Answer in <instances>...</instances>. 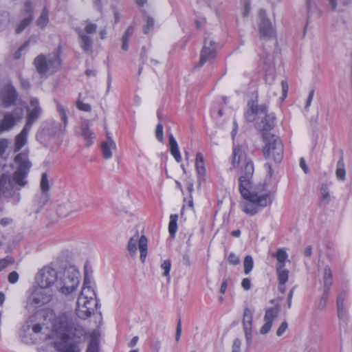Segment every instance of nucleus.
<instances>
[{
    "mask_svg": "<svg viewBox=\"0 0 352 352\" xmlns=\"http://www.w3.org/2000/svg\"><path fill=\"white\" fill-rule=\"evenodd\" d=\"M265 116L261 118L259 123L257 124V128L260 132H268L275 129L276 125V118L273 113L267 114L263 113Z\"/></svg>",
    "mask_w": 352,
    "mask_h": 352,
    "instance_id": "14",
    "label": "nucleus"
},
{
    "mask_svg": "<svg viewBox=\"0 0 352 352\" xmlns=\"http://www.w3.org/2000/svg\"><path fill=\"white\" fill-rule=\"evenodd\" d=\"M99 331L94 330L90 333V341L87 349V352H98L99 351Z\"/></svg>",
    "mask_w": 352,
    "mask_h": 352,
    "instance_id": "23",
    "label": "nucleus"
},
{
    "mask_svg": "<svg viewBox=\"0 0 352 352\" xmlns=\"http://www.w3.org/2000/svg\"><path fill=\"white\" fill-rule=\"evenodd\" d=\"M278 313V306L271 307L266 310L264 316L265 322L260 329V333L261 334H266L270 331L272 326V322L277 318Z\"/></svg>",
    "mask_w": 352,
    "mask_h": 352,
    "instance_id": "13",
    "label": "nucleus"
},
{
    "mask_svg": "<svg viewBox=\"0 0 352 352\" xmlns=\"http://www.w3.org/2000/svg\"><path fill=\"white\" fill-rule=\"evenodd\" d=\"M92 133H81L83 139L85 141V145L86 146L89 147L92 144Z\"/></svg>",
    "mask_w": 352,
    "mask_h": 352,
    "instance_id": "59",
    "label": "nucleus"
},
{
    "mask_svg": "<svg viewBox=\"0 0 352 352\" xmlns=\"http://www.w3.org/2000/svg\"><path fill=\"white\" fill-rule=\"evenodd\" d=\"M17 121V118L13 113H6L0 123V132L12 129Z\"/></svg>",
    "mask_w": 352,
    "mask_h": 352,
    "instance_id": "22",
    "label": "nucleus"
},
{
    "mask_svg": "<svg viewBox=\"0 0 352 352\" xmlns=\"http://www.w3.org/2000/svg\"><path fill=\"white\" fill-rule=\"evenodd\" d=\"M80 46L85 54H91L93 52V39L85 34L81 28H77Z\"/></svg>",
    "mask_w": 352,
    "mask_h": 352,
    "instance_id": "15",
    "label": "nucleus"
},
{
    "mask_svg": "<svg viewBox=\"0 0 352 352\" xmlns=\"http://www.w3.org/2000/svg\"><path fill=\"white\" fill-rule=\"evenodd\" d=\"M25 12V16L30 15L33 17V6L30 1H26L25 3V8H24Z\"/></svg>",
    "mask_w": 352,
    "mask_h": 352,
    "instance_id": "55",
    "label": "nucleus"
},
{
    "mask_svg": "<svg viewBox=\"0 0 352 352\" xmlns=\"http://www.w3.org/2000/svg\"><path fill=\"white\" fill-rule=\"evenodd\" d=\"M12 258L10 257H6L4 258L0 259V271L3 270L6 268L10 263H11Z\"/></svg>",
    "mask_w": 352,
    "mask_h": 352,
    "instance_id": "57",
    "label": "nucleus"
},
{
    "mask_svg": "<svg viewBox=\"0 0 352 352\" xmlns=\"http://www.w3.org/2000/svg\"><path fill=\"white\" fill-rule=\"evenodd\" d=\"M314 96V89H311L309 91V96L306 100V104L305 106V109H307L311 106Z\"/></svg>",
    "mask_w": 352,
    "mask_h": 352,
    "instance_id": "62",
    "label": "nucleus"
},
{
    "mask_svg": "<svg viewBox=\"0 0 352 352\" xmlns=\"http://www.w3.org/2000/svg\"><path fill=\"white\" fill-rule=\"evenodd\" d=\"M97 25L94 23H89L83 30L86 34H93L96 31Z\"/></svg>",
    "mask_w": 352,
    "mask_h": 352,
    "instance_id": "56",
    "label": "nucleus"
},
{
    "mask_svg": "<svg viewBox=\"0 0 352 352\" xmlns=\"http://www.w3.org/2000/svg\"><path fill=\"white\" fill-rule=\"evenodd\" d=\"M162 269L164 270L163 275L164 276H168L169 275L170 268H171V263L169 259L165 260L161 265Z\"/></svg>",
    "mask_w": 352,
    "mask_h": 352,
    "instance_id": "49",
    "label": "nucleus"
},
{
    "mask_svg": "<svg viewBox=\"0 0 352 352\" xmlns=\"http://www.w3.org/2000/svg\"><path fill=\"white\" fill-rule=\"evenodd\" d=\"M307 9V24L304 29L305 34L307 25L313 19L319 18L322 15V10L318 7L316 2L313 0H305Z\"/></svg>",
    "mask_w": 352,
    "mask_h": 352,
    "instance_id": "16",
    "label": "nucleus"
},
{
    "mask_svg": "<svg viewBox=\"0 0 352 352\" xmlns=\"http://www.w3.org/2000/svg\"><path fill=\"white\" fill-rule=\"evenodd\" d=\"M79 297L91 298L96 297V292L91 287V279L88 276L87 270H85L83 286Z\"/></svg>",
    "mask_w": 352,
    "mask_h": 352,
    "instance_id": "21",
    "label": "nucleus"
},
{
    "mask_svg": "<svg viewBox=\"0 0 352 352\" xmlns=\"http://www.w3.org/2000/svg\"><path fill=\"white\" fill-rule=\"evenodd\" d=\"M277 260L276 267H285L288 255L283 249H278L276 253L272 254Z\"/></svg>",
    "mask_w": 352,
    "mask_h": 352,
    "instance_id": "26",
    "label": "nucleus"
},
{
    "mask_svg": "<svg viewBox=\"0 0 352 352\" xmlns=\"http://www.w3.org/2000/svg\"><path fill=\"white\" fill-rule=\"evenodd\" d=\"M32 16H25L16 28V33L21 34L32 22Z\"/></svg>",
    "mask_w": 352,
    "mask_h": 352,
    "instance_id": "36",
    "label": "nucleus"
},
{
    "mask_svg": "<svg viewBox=\"0 0 352 352\" xmlns=\"http://www.w3.org/2000/svg\"><path fill=\"white\" fill-rule=\"evenodd\" d=\"M18 93L12 84L5 85L0 90V100L5 107L16 105Z\"/></svg>",
    "mask_w": 352,
    "mask_h": 352,
    "instance_id": "9",
    "label": "nucleus"
},
{
    "mask_svg": "<svg viewBox=\"0 0 352 352\" xmlns=\"http://www.w3.org/2000/svg\"><path fill=\"white\" fill-rule=\"evenodd\" d=\"M76 304L77 306L76 309V313L79 318L85 320L90 317L91 315L94 313L91 311V307H88V306H86L85 298L78 297Z\"/></svg>",
    "mask_w": 352,
    "mask_h": 352,
    "instance_id": "20",
    "label": "nucleus"
},
{
    "mask_svg": "<svg viewBox=\"0 0 352 352\" xmlns=\"http://www.w3.org/2000/svg\"><path fill=\"white\" fill-rule=\"evenodd\" d=\"M139 250L140 252V260L144 262L147 255V239L144 235L139 239Z\"/></svg>",
    "mask_w": 352,
    "mask_h": 352,
    "instance_id": "30",
    "label": "nucleus"
},
{
    "mask_svg": "<svg viewBox=\"0 0 352 352\" xmlns=\"http://www.w3.org/2000/svg\"><path fill=\"white\" fill-rule=\"evenodd\" d=\"M241 148L239 146H234L232 164L234 167L238 166L241 161Z\"/></svg>",
    "mask_w": 352,
    "mask_h": 352,
    "instance_id": "37",
    "label": "nucleus"
},
{
    "mask_svg": "<svg viewBox=\"0 0 352 352\" xmlns=\"http://www.w3.org/2000/svg\"><path fill=\"white\" fill-rule=\"evenodd\" d=\"M8 145L9 141L7 139H0V157L3 156Z\"/></svg>",
    "mask_w": 352,
    "mask_h": 352,
    "instance_id": "52",
    "label": "nucleus"
},
{
    "mask_svg": "<svg viewBox=\"0 0 352 352\" xmlns=\"http://www.w3.org/2000/svg\"><path fill=\"white\" fill-rule=\"evenodd\" d=\"M320 192H321V204H327L330 201V196L329 194V191L327 189V187L326 186H322L320 188Z\"/></svg>",
    "mask_w": 352,
    "mask_h": 352,
    "instance_id": "44",
    "label": "nucleus"
},
{
    "mask_svg": "<svg viewBox=\"0 0 352 352\" xmlns=\"http://www.w3.org/2000/svg\"><path fill=\"white\" fill-rule=\"evenodd\" d=\"M146 21V23L143 27V32L144 34H148L154 26V19L151 16H147Z\"/></svg>",
    "mask_w": 352,
    "mask_h": 352,
    "instance_id": "48",
    "label": "nucleus"
},
{
    "mask_svg": "<svg viewBox=\"0 0 352 352\" xmlns=\"http://www.w3.org/2000/svg\"><path fill=\"white\" fill-rule=\"evenodd\" d=\"M134 32V28L132 25H130L128 27L125 32L124 33L122 37V49L124 51L128 50L129 49V39L132 36Z\"/></svg>",
    "mask_w": 352,
    "mask_h": 352,
    "instance_id": "29",
    "label": "nucleus"
},
{
    "mask_svg": "<svg viewBox=\"0 0 352 352\" xmlns=\"http://www.w3.org/2000/svg\"><path fill=\"white\" fill-rule=\"evenodd\" d=\"M48 200H49L48 192H41V194L36 199V202L38 206L36 212L38 213L39 212V210L42 208V207L44 206L47 203Z\"/></svg>",
    "mask_w": 352,
    "mask_h": 352,
    "instance_id": "38",
    "label": "nucleus"
},
{
    "mask_svg": "<svg viewBox=\"0 0 352 352\" xmlns=\"http://www.w3.org/2000/svg\"><path fill=\"white\" fill-rule=\"evenodd\" d=\"M254 165L251 161L246 162L241 170L239 179V189L241 196L250 203L241 204L243 211L250 215H254L258 210L255 205L266 207L272 204L273 197L267 190L264 183L258 184L253 190L250 191L252 178L254 174Z\"/></svg>",
    "mask_w": 352,
    "mask_h": 352,
    "instance_id": "2",
    "label": "nucleus"
},
{
    "mask_svg": "<svg viewBox=\"0 0 352 352\" xmlns=\"http://www.w3.org/2000/svg\"><path fill=\"white\" fill-rule=\"evenodd\" d=\"M177 214H170L168 223V232L171 238H175L177 230Z\"/></svg>",
    "mask_w": 352,
    "mask_h": 352,
    "instance_id": "27",
    "label": "nucleus"
},
{
    "mask_svg": "<svg viewBox=\"0 0 352 352\" xmlns=\"http://www.w3.org/2000/svg\"><path fill=\"white\" fill-rule=\"evenodd\" d=\"M225 113L223 109L218 107H213L211 110V116L217 122H219L220 118L224 116Z\"/></svg>",
    "mask_w": 352,
    "mask_h": 352,
    "instance_id": "43",
    "label": "nucleus"
},
{
    "mask_svg": "<svg viewBox=\"0 0 352 352\" xmlns=\"http://www.w3.org/2000/svg\"><path fill=\"white\" fill-rule=\"evenodd\" d=\"M14 163L16 170L12 175L4 173L0 176V192L16 205L21 199V189L28 184L27 177L32 164L25 153L16 155Z\"/></svg>",
    "mask_w": 352,
    "mask_h": 352,
    "instance_id": "4",
    "label": "nucleus"
},
{
    "mask_svg": "<svg viewBox=\"0 0 352 352\" xmlns=\"http://www.w3.org/2000/svg\"><path fill=\"white\" fill-rule=\"evenodd\" d=\"M260 22L258 24V32L260 38L272 43V41L274 39L276 35V31L273 27L272 22L267 17L266 12L264 10H261L258 13Z\"/></svg>",
    "mask_w": 352,
    "mask_h": 352,
    "instance_id": "7",
    "label": "nucleus"
},
{
    "mask_svg": "<svg viewBox=\"0 0 352 352\" xmlns=\"http://www.w3.org/2000/svg\"><path fill=\"white\" fill-rule=\"evenodd\" d=\"M138 235L131 237L128 243L127 249L131 255H134L137 251V243L139 242Z\"/></svg>",
    "mask_w": 352,
    "mask_h": 352,
    "instance_id": "39",
    "label": "nucleus"
},
{
    "mask_svg": "<svg viewBox=\"0 0 352 352\" xmlns=\"http://www.w3.org/2000/svg\"><path fill=\"white\" fill-rule=\"evenodd\" d=\"M85 302L86 306L91 308V311L94 312L95 309L97 308L98 305V300L96 297H94L91 298H85Z\"/></svg>",
    "mask_w": 352,
    "mask_h": 352,
    "instance_id": "47",
    "label": "nucleus"
},
{
    "mask_svg": "<svg viewBox=\"0 0 352 352\" xmlns=\"http://www.w3.org/2000/svg\"><path fill=\"white\" fill-rule=\"evenodd\" d=\"M241 342L239 339H235L232 344V352H240Z\"/></svg>",
    "mask_w": 352,
    "mask_h": 352,
    "instance_id": "63",
    "label": "nucleus"
},
{
    "mask_svg": "<svg viewBox=\"0 0 352 352\" xmlns=\"http://www.w3.org/2000/svg\"><path fill=\"white\" fill-rule=\"evenodd\" d=\"M107 139L101 142L100 148L102 157L106 159H110L113 155V151L116 150V144L114 140L107 133Z\"/></svg>",
    "mask_w": 352,
    "mask_h": 352,
    "instance_id": "19",
    "label": "nucleus"
},
{
    "mask_svg": "<svg viewBox=\"0 0 352 352\" xmlns=\"http://www.w3.org/2000/svg\"><path fill=\"white\" fill-rule=\"evenodd\" d=\"M218 43L210 37L204 38V47L201 51L200 60L197 67L203 66L207 61H210L215 58L217 55V49Z\"/></svg>",
    "mask_w": 352,
    "mask_h": 352,
    "instance_id": "8",
    "label": "nucleus"
},
{
    "mask_svg": "<svg viewBox=\"0 0 352 352\" xmlns=\"http://www.w3.org/2000/svg\"><path fill=\"white\" fill-rule=\"evenodd\" d=\"M264 146L263 148L265 159L280 163L283 158L284 148L280 138L275 133H262Z\"/></svg>",
    "mask_w": 352,
    "mask_h": 352,
    "instance_id": "5",
    "label": "nucleus"
},
{
    "mask_svg": "<svg viewBox=\"0 0 352 352\" xmlns=\"http://www.w3.org/2000/svg\"><path fill=\"white\" fill-rule=\"evenodd\" d=\"M348 296V293L346 290L341 291L337 297L336 302H341V303H345V300L346 299Z\"/></svg>",
    "mask_w": 352,
    "mask_h": 352,
    "instance_id": "58",
    "label": "nucleus"
},
{
    "mask_svg": "<svg viewBox=\"0 0 352 352\" xmlns=\"http://www.w3.org/2000/svg\"><path fill=\"white\" fill-rule=\"evenodd\" d=\"M254 312L248 307L244 309L243 325L245 335L248 341L252 338V327Z\"/></svg>",
    "mask_w": 352,
    "mask_h": 352,
    "instance_id": "17",
    "label": "nucleus"
},
{
    "mask_svg": "<svg viewBox=\"0 0 352 352\" xmlns=\"http://www.w3.org/2000/svg\"><path fill=\"white\" fill-rule=\"evenodd\" d=\"M182 333V320L179 319L177 324L176 327V333H175V340L178 342L180 339Z\"/></svg>",
    "mask_w": 352,
    "mask_h": 352,
    "instance_id": "60",
    "label": "nucleus"
},
{
    "mask_svg": "<svg viewBox=\"0 0 352 352\" xmlns=\"http://www.w3.org/2000/svg\"><path fill=\"white\" fill-rule=\"evenodd\" d=\"M336 177L338 179L344 181L346 177V170L344 168V158L342 155L337 163V168L336 171Z\"/></svg>",
    "mask_w": 352,
    "mask_h": 352,
    "instance_id": "28",
    "label": "nucleus"
},
{
    "mask_svg": "<svg viewBox=\"0 0 352 352\" xmlns=\"http://www.w3.org/2000/svg\"><path fill=\"white\" fill-rule=\"evenodd\" d=\"M36 72L41 76L47 72H54L60 65V58L58 54H50L46 57L43 54L37 56L34 60Z\"/></svg>",
    "mask_w": 352,
    "mask_h": 352,
    "instance_id": "6",
    "label": "nucleus"
},
{
    "mask_svg": "<svg viewBox=\"0 0 352 352\" xmlns=\"http://www.w3.org/2000/svg\"><path fill=\"white\" fill-rule=\"evenodd\" d=\"M276 41H272L271 45H269V48H267L265 45L263 44V52L265 54L263 56V63L265 66V70L267 72L271 74L275 66V47L276 46Z\"/></svg>",
    "mask_w": 352,
    "mask_h": 352,
    "instance_id": "12",
    "label": "nucleus"
},
{
    "mask_svg": "<svg viewBox=\"0 0 352 352\" xmlns=\"http://www.w3.org/2000/svg\"><path fill=\"white\" fill-rule=\"evenodd\" d=\"M332 285V273L330 267L326 266L323 274V292L320 300L327 302L328 296Z\"/></svg>",
    "mask_w": 352,
    "mask_h": 352,
    "instance_id": "18",
    "label": "nucleus"
},
{
    "mask_svg": "<svg viewBox=\"0 0 352 352\" xmlns=\"http://www.w3.org/2000/svg\"><path fill=\"white\" fill-rule=\"evenodd\" d=\"M53 331L60 341L53 346L58 352H80L78 344L86 336L85 328L72 313H62L55 320Z\"/></svg>",
    "mask_w": 352,
    "mask_h": 352,
    "instance_id": "1",
    "label": "nucleus"
},
{
    "mask_svg": "<svg viewBox=\"0 0 352 352\" xmlns=\"http://www.w3.org/2000/svg\"><path fill=\"white\" fill-rule=\"evenodd\" d=\"M80 273L74 266L57 272L51 265L43 267L36 274V280L41 288L54 287L60 294L68 295L75 292L80 283Z\"/></svg>",
    "mask_w": 352,
    "mask_h": 352,
    "instance_id": "3",
    "label": "nucleus"
},
{
    "mask_svg": "<svg viewBox=\"0 0 352 352\" xmlns=\"http://www.w3.org/2000/svg\"><path fill=\"white\" fill-rule=\"evenodd\" d=\"M76 106L77 107L81 110V111H87V112H89L91 111V105L89 104H86V103H84L82 101H78L76 102Z\"/></svg>",
    "mask_w": 352,
    "mask_h": 352,
    "instance_id": "54",
    "label": "nucleus"
},
{
    "mask_svg": "<svg viewBox=\"0 0 352 352\" xmlns=\"http://www.w3.org/2000/svg\"><path fill=\"white\" fill-rule=\"evenodd\" d=\"M228 260L230 264L234 265H236L241 262L239 257L233 252H231L229 254Z\"/></svg>",
    "mask_w": 352,
    "mask_h": 352,
    "instance_id": "51",
    "label": "nucleus"
},
{
    "mask_svg": "<svg viewBox=\"0 0 352 352\" xmlns=\"http://www.w3.org/2000/svg\"><path fill=\"white\" fill-rule=\"evenodd\" d=\"M8 23L9 14L6 12H0V25L5 28Z\"/></svg>",
    "mask_w": 352,
    "mask_h": 352,
    "instance_id": "50",
    "label": "nucleus"
},
{
    "mask_svg": "<svg viewBox=\"0 0 352 352\" xmlns=\"http://www.w3.org/2000/svg\"><path fill=\"white\" fill-rule=\"evenodd\" d=\"M169 146L171 155L177 162H180L182 161V157L179 150V146L175 138L172 134L169 136Z\"/></svg>",
    "mask_w": 352,
    "mask_h": 352,
    "instance_id": "24",
    "label": "nucleus"
},
{
    "mask_svg": "<svg viewBox=\"0 0 352 352\" xmlns=\"http://www.w3.org/2000/svg\"><path fill=\"white\" fill-rule=\"evenodd\" d=\"M19 277V274L16 271H13L8 274V280L11 284H14L18 281Z\"/></svg>",
    "mask_w": 352,
    "mask_h": 352,
    "instance_id": "53",
    "label": "nucleus"
},
{
    "mask_svg": "<svg viewBox=\"0 0 352 352\" xmlns=\"http://www.w3.org/2000/svg\"><path fill=\"white\" fill-rule=\"evenodd\" d=\"M56 109L60 117L61 121L63 122L64 126H65L67 122L66 110L59 102L57 103Z\"/></svg>",
    "mask_w": 352,
    "mask_h": 352,
    "instance_id": "45",
    "label": "nucleus"
},
{
    "mask_svg": "<svg viewBox=\"0 0 352 352\" xmlns=\"http://www.w3.org/2000/svg\"><path fill=\"white\" fill-rule=\"evenodd\" d=\"M27 142L26 133H18L15 138L14 151H19Z\"/></svg>",
    "mask_w": 352,
    "mask_h": 352,
    "instance_id": "32",
    "label": "nucleus"
},
{
    "mask_svg": "<svg viewBox=\"0 0 352 352\" xmlns=\"http://www.w3.org/2000/svg\"><path fill=\"white\" fill-rule=\"evenodd\" d=\"M38 296L41 297V299L43 300V302L45 304L50 302L53 296V293L52 290H46V289L41 288L36 290Z\"/></svg>",
    "mask_w": 352,
    "mask_h": 352,
    "instance_id": "31",
    "label": "nucleus"
},
{
    "mask_svg": "<svg viewBox=\"0 0 352 352\" xmlns=\"http://www.w3.org/2000/svg\"><path fill=\"white\" fill-rule=\"evenodd\" d=\"M278 283H286L288 280L289 270L285 267H276Z\"/></svg>",
    "mask_w": 352,
    "mask_h": 352,
    "instance_id": "33",
    "label": "nucleus"
},
{
    "mask_svg": "<svg viewBox=\"0 0 352 352\" xmlns=\"http://www.w3.org/2000/svg\"><path fill=\"white\" fill-rule=\"evenodd\" d=\"M30 107L32 109H28V117L26 124L21 132H28L32 125L38 120L42 110L39 105L37 98H32L30 100Z\"/></svg>",
    "mask_w": 352,
    "mask_h": 352,
    "instance_id": "10",
    "label": "nucleus"
},
{
    "mask_svg": "<svg viewBox=\"0 0 352 352\" xmlns=\"http://www.w3.org/2000/svg\"><path fill=\"white\" fill-rule=\"evenodd\" d=\"M287 322L286 321L283 322L276 331V335L278 336H281L287 329Z\"/></svg>",
    "mask_w": 352,
    "mask_h": 352,
    "instance_id": "61",
    "label": "nucleus"
},
{
    "mask_svg": "<svg viewBox=\"0 0 352 352\" xmlns=\"http://www.w3.org/2000/svg\"><path fill=\"white\" fill-rule=\"evenodd\" d=\"M244 272L245 274H248L252 270L254 266L253 258L250 255H247L243 261Z\"/></svg>",
    "mask_w": 352,
    "mask_h": 352,
    "instance_id": "41",
    "label": "nucleus"
},
{
    "mask_svg": "<svg viewBox=\"0 0 352 352\" xmlns=\"http://www.w3.org/2000/svg\"><path fill=\"white\" fill-rule=\"evenodd\" d=\"M31 304L34 305L35 307H39L42 305H45L43 300L41 299V297L38 296L36 291L32 295L30 298Z\"/></svg>",
    "mask_w": 352,
    "mask_h": 352,
    "instance_id": "46",
    "label": "nucleus"
},
{
    "mask_svg": "<svg viewBox=\"0 0 352 352\" xmlns=\"http://www.w3.org/2000/svg\"><path fill=\"white\" fill-rule=\"evenodd\" d=\"M196 169L199 175H204L205 173L204 156L201 153L196 155Z\"/></svg>",
    "mask_w": 352,
    "mask_h": 352,
    "instance_id": "35",
    "label": "nucleus"
},
{
    "mask_svg": "<svg viewBox=\"0 0 352 352\" xmlns=\"http://www.w3.org/2000/svg\"><path fill=\"white\" fill-rule=\"evenodd\" d=\"M337 313L340 320L345 321L347 318V307L346 303H341V302H336Z\"/></svg>",
    "mask_w": 352,
    "mask_h": 352,
    "instance_id": "34",
    "label": "nucleus"
},
{
    "mask_svg": "<svg viewBox=\"0 0 352 352\" xmlns=\"http://www.w3.org/2000/svg\"><path fill=\"white\" fill-rule=\"evenodd\" d=\"M40 186H41V192H48L49 189H50V185H49V181H48V175L46 173H43L41 175Z\"/></svg>",
    "mask_w": 352,
    "mask_h": 352,
    "instance_id": "42",
    "label": "nucleus"
},
{
    "mask_svg": "<svg viewBox=\"0 0 352 352\" xmlns=\"http://www.w3.org/2000/svg\"><path fill=\"white\" fill-rule=\"evenodd\" d=\"M267 111V106L265 104H258L256 101L250 100L248 102V109L245 112L244 118L247 121L252 122L257 115L265 113Z\"/></svg>",
    "mask_w": 352,
    "mask_h": 352,
    "instance_id": "11",
    "label": "nucleus"
},
{
    "mask_svg": "<svg viewBox=\"0 0 352 352\" xmlns=\"http://www.w3.org/2000/svg\"><path fill=\"white\" fill-rule=\"evenodd\" d=\"M241 285L245 290H249L251 288L250 280L248 278H243L241 282Z\"/></svg>",
    "mask_w": 352,
    "mask_h": 352,
    "instance_id": "64",
    "label": "nucleus"
},
{
    "mask_svg": "<svg viewBox=\"0 0 352 352\" xmlns=\"http://www.w3.org/2000/svg\"><path fill=\"white\" fill-rule=\"evenodd\" d=\"M54 137L53 133H37L36 140L47 146Z\"/></svg>",
    "mask_w": 352,
    "mask_h": 352,
    "instance_id": "40",
    "label": "nucleus"
},
{
    "mask_svg": "<svg viewBox=\"0 0 352 352\" xmlns=\"http://www.w3.org/2000/svg\"><path fill=\"white\" fill-rule=\"evenodd\" d=\"M48 23H49V10L46 7H44L41 10L40 16H38V18L36 20V23L41 29H43L47 26Z\"/></svg>",
    "mask_w": 352,
    "mask_h": 352,
    "instance_id": "25",
    "label": "nucleus"
}]
</instances>
